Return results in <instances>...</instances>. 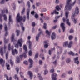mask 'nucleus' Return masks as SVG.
I'll list each match as a JSON object with an SVG mask.
<instances>
[{
	"mask_svg": "<svg viewBox=\"0 0 80 80\" xmlns=\"http://www.w3.org/2000/svg\"><path fill=\"white\" fill-rule=\"evenodd\" d=\"M73 38V36L72 35H70L69 37V39L70 40H72Z\"/></svg>",
	"mask_w": 80,
	"mask_h": 80,
	"instance_id": "obj_57",
	"label": "nucleus"
},
{
	"mask_svg": "<svg viewBox=\"0 0 80 80\" xmlns=\"http://www.w3.org/2000/svg\"><path fill=\"white\" fill-rule=\"evenodd\" d=\"M48 44H45L44 45V48H48Z\"/></svg>",
	"mask_w": 80,
	"mask_h": 80,
	"instance_id": "obj_58",
	"label": "nucleus"
},
{
	"mask_svg": "<svg viewBox=\"0 0 80 80\" xmlns=\"http://www.w3.org/2000/svg\"><path fill=\"white\" fill-rule=\"evenodd\" d=\"M6 67H7V69L8 70H10V65L9 64H8V63H6Z\"/></svg>",
	"mask_w": 80,
	"mask_h": 80,
	"instance_id": "obj_28",
	"label": "nucleus"
},
{
	"mask_svg": "<svg viewBox=\"0 0 80 80\" xmlns=\"http://www.w3.org/2000/svg\"><path fill=\"white\" fill-rule=\"evenodd\" d=\"M25 8L23 7L22 8V10L21 11V15H24L25 14Z\"/></svg>",
	"mask_w": 80,
	"mask_h": 80,
	"instance_id": "obj_24",
	"label": "nucleus"
},
{
	"mask_svg": "<svg viewBox=\"0 0 80 80\" xmlns=\"http://www.w3.org/2000/svg\"><path fill=\"white\" fill-rule=\"evenodd\" d=\"M23 20V22H25V20H26V16H24L23 18H22V16H20V14L18 13L17 15L16 18V20L18 22H20L22 20Z\"/></svg>",
	"mask_w": 80,
	"mask_h": 80,
	"instance_id": "obj_3",
	"label": "nucleus"
},
{
	"mask_svg": "<svg viewBox=\"0 0 80 80\" xmlns=\"http://www.w3.org/2000/svg\"><path fill=\"white\" fill-rule=\"evenodd\" d=\"M74 62L75 63H76L77 65H78L79 63V61H78V57H77L74 58Z\"/></svg>",
	"mask_w": 80,
	"mask_h": 80,
	"instance_id": "obj_18",
	"label": "nucleus"
},
{
	"mask_svg": "<svg viewBox=\"0 0 80 80\" xmlns=\"http://www.w3.org/2000/svg\"><path fill=\"white\" fill-rule=\"evenodd\" d=\"M44 25L43 27V28H44V29H46V28H47V27H46V26L47 25L46 24V23H44Z\"/></svg>",
	"mask_w": 80,
	"mask_h": 80,
	"instance_id": "obj_55",
	"label": "nucleus"
},
{
	"mask_svg": "<svg viewBox=\"0 0 80 80\" xmlns=\"http://www.w3.org/2000/svg\"><path fill=\"white\" fill-rule=\"evenodd\" d=\"M62 50H61L60 52H58V51H57V54L58 55H60V54H61V53H62Z\"/></svg>",
	"mask_w": 80,
	"mask_h": 80,
	"instance_id": "obj_50",
	"label": "nucleus"
},
{
	"mask_svg": "<svg viewBox=\"0 0 80 80\" xmlns=\"http://www.w3.org/2000/svg\"><path fill=\"white\" fill-rule=\"evenodd\" d=\"M13 46H12L11 48H10V44H9L8 45V50H12V53L13 55H15V54H18V51L15 49L14 50H13Z\"/></svg>",
	"mask_w": 80,
	"mask_h": 80,
	"instance_id": "obj_5",
	"label": "nucleus"
},
{
	"mask_svg": "<svg viewBox=\"0 0 80 80\" xmlns=\"http://www.w3.org/2000/svg\"><path fill=\"white\" fill-rule=\"evenodd\" d=\"M0 53H1L2 56H3V48H1L0 49Z\"/></svg>",
	"mask_w": 80,
	"mask_h": 80,
	"instance_id": "obj_31",
	"label": "nucleus"
},
{
	"mask_svg": "<svg viewBox=\"0 0 80 80\" xmlns=\"http://www.w3.org/2000/svg\"><path fill=\"white\" fill-rule=\"evenodd\" d=\"M16 71L17 72V73L18 74V72L19 71V68L18 67H17L15 68Z\"/></svg>",
	"mask_w": 80,
	"mask_h": 80,
	"instance_id": "obj_43",
	"label": "nucleus"
},
{
	"mask_svg": "<svg viewBox=\"0 0 80 80\" xmlns=\"http://www.w3.org/2000/svg\"><path fill=\"white\" fill-rule=\"evenodd\" d=\"M4 30L6 32L5 34V37H6V36H7L8 35V32L7 31L8 30V28H7V24L6 23H4Z\"/></svg>",
	"mask_w": 80,
	"mask_h": 80,
	"instance_id": "obj_8",
	"label": "nucleus"
},
{
	"mask_svg": "<svg viewBox=\"0 0 80 80\" xmlns=\"http://www.w3.org/2000/svg\"><path fill=\"white\" fill-rule=\"evenodd\" d=\"M27 74L28 75H29V77L30 79H32L33 77V74L32 72L30 71H28L27 72Z\"/></svg>",
	"mask_w": 80,
	"mask_h": 80,
	"instance_id": "obj_12",
	"label": "nucleus"
},
{
	"mask_svg": "<svg viewBox=\"0 0 80 80\" xmlns=\"http://www.w3.org/2000/svg\"><path fill=\"white\" fill-rule=\"evenodd\" d=\"M16 63H18L20 62V58L19 57H17L16 58Z\"/></svg>",
	"mask_w": 80,
	"mask_h": 80,
	"instance_id": "obj_33",
	"label": "nucleus"
},
{
	"mask_svg": "<svg viewBox=\"0 0 80 80\" xmlns=\"http://www.w3.org/2000/svg\"><path fill=\"white\" fill-rule=\"evenodd\" d=\"M56 8L58 10V11H59L60 10H61V9L60 8V7H59V6L58 5L56 7Z\"/></svg>",
	"mask_w": 80,
	"mask_h": 80,
	"instance_id": "obj_37",
	"label": "nucleus"
},
{
	"mask_svg": "<svg viewBox=\"0 0 80 80\" xmlns=\"http://www.w3.org/2000/svg\"><path fill=\"white\" fill-rule=\"evenodd\" d=\"M15 47L16 48H18V44H16L15 46Z\"/></svg>",
	"mask_w": 80,
	"mask_h": 80,
	"instance_id": "obj_62",
	"label": "nucleus"
},
{
	"mask_svg": "<svg viewBox=\"0 0 80 80\" xmlns=\"http://www.w3.org/2000/svg\"><path fill=\"white\" fill-rule=\"evenodd\" d=\"M38 52H37L36 53L35 56V58H38Z\"/></svg>",
	"mask_w": 80,
	"mask_h": 80,
	"instance_id": "obj_44",
	"label": "nucleus"
},
{
	"mask_svg": "<svg viewBox=\"0 0 80 80\" xmlns=\"http://www.w3.org/2000/svg\"><path fill=\"white\" fill-rule=\"evenodd\" d=\"M34 17H35V18H36V19H37V20L38 19V14H36L35 15Z\"/></svg>",
	"mask_w": 80,
	"mask_h": 80,
	"instance_id": "obj_45",
	"label": "nucleus"
},
{
	"mask_svg": "<svg viewBox=\"0 0 80 80\" xmlns=\"http://www.w3.org/2000/svg\"><path fill=\"white\" fill-rule=\"evenodd\" d=\"M68 54L69 55H72V56L75 55V54L74 53L71 51L68 52Z\"/></svg>",
	"mask_w": 80,
	"mask_h": 80,
	"instance_id": "obj_32",
	"label": "nucleus"
},
{
	"mask_svg": "<svg viewBox=\"0 0 80 80\" xmlns=\"http://www.w3.org/2000/svg\"><path fill=\"white\" fill-rule=\"evenodd\" d=\"M68 41H66L63 44V46L64 47H66L67 46H68V48H71V47H72V46L73 42H72L70 41L68 44Z\"/></svg>",
	"mask_w": 80,
	"mask_h": 80,
	"instance_id": "obj_6",
	"label": "nucleus"
},
{
	"mask_svg": "<svg viewBox=\"0 0 80 80\" xmlns=\"http://www.w3.org/2000/svg\"><path fill=\"white\" fill-rule=\"evenodd\" d=\"M45 33L47 34L46 36L47 37H48V38H50V32H49L48 30H46L45 31Z\"/></svg>",
	"mask_w": 80,
	"mask_h": 80,
	"instance_id": "obj_16",
	"label": "nucleus"
},
{
	"mask_svg": "<svg viewBox=\"0 0 80 80\" xmlns=\"http://www.w3.org/2000/svg\"><path fill=\"white\" fill-rule=\"evenodd\" d=\"M16 33L17 36H19V35H20V31L17 30L16 31Z\"/></svg>",
	"mask_w": 80,
	"mask_h": 80,
	"instance_id": "obj_35",
	"label": "nucleus"
},
{
	"mask_svg": "<svg viewBox=\"0 0 80 80\" xmlns=\"http://www.w3.org/2000/svg\"><path fill=\"white\" fill-rule=\"evenodd\" d=\"M57 60H56L54 61L53 62V64L55 66L57 64Z\"/></svg>",
	"mask_w": 80,
	"mask_h": 80,
	"instance_id": "obj_46",
	"label": "nucleus"
},
{
	"mask_svg": "<svg viewBox=\"0 0 80 80\" xmlns=\"http://www.w3.org/2000/svg\"><path fill=\"white\" fill-rule=\"evenodd\" d=\"M20 75L22 78H24L23 76L22 75H23V72H20Z\"/></svg>",
	"mask_w": 80,
	"mask_h": 80,
	"instance_id": "obj_52",
	"label": "nucleus"
},
{
	"mask_svg": "<svg viewBox=\"0 0 80 80\" xmlns=\"http://www.w3.org/2000/svg\"><path fill=\"white\" fill-rule=\"evenodd\" d=\"M50 72L51 73H53L54 72V69H52L50 70Z\"/></svg>",
	"mask_w": 80,
	"mask_h": 80,
	"instance_id": "obj_64",
	"label": "nucleus"
},
{
	"mask_svg": "<svg viewBox=\"0 0 80 80\" xmlns=\"http://www.w3.org/2000/svg\"><path fill=\"white\" fill-rule=\"evenodd\" d=\"M61 27L63 30V32H65V23H62L61 24Z\"/></svg>",
	"mask_w": 80,
	"mask_h": 80,
	"instance_id": "obj_15",
	"label": "nucleus"
},
{
	"mask_svg": "<svg viewBox=\"0 0 80 80\" xmlns=\"http://www.w3.org/2000/svg\"><path fill=\"white\" fill-rule=\"evenodd\" d=\"M21 26V28L22 30V31H25V27H23V23L21 22L20 23Z\"/></svg>",
	"mask_w": 80,
	"mask_h": 80,
	"instance_id": "obj_25",
	"label": "nucleus"
},
{
	"mask_svg": "<svg viewBox=\"0 0 80 80\" xmlns=\"http://www.w3.org/2000/svg\"><path fill=\"white\" fill-rule=\"evenodd\" d=\"M8 52H7L6 55V59H8Z\"/></svg>",
	"mask_w": 80,
	"mask_h": 80,
	"instance_id": "obj_59",
	"label": "nucleus"
},
{
	"mask_svg": "<svg viewBox=\"0 0 80 80\" xmlns=\"http://www.w3.org/2000/svg\"><path fill=\"white\" fill-rule=\"evenodd\" d=\"M27 4L28 8H30V2H29V1H28L27 2Z\"/></svg>",
	"mask_w": 80,
	"mask_h": 80,
	"instance_id": "obj_48",
	"label": "nucleus"
},
{
	"mask_svg": "<svg viewBox=\"0 0 80 80\" xmlns=\"http://www.w3.org/2000/svg\"><path fill=\"white\" fill-rule=\"evenodd\" d=\"M3 62H4V63L5 62V61H3V59H0V64H2Z\"/></svg>",
	"mask_w": 80,
	"mask_h": 80,
	"instance_id": "obj_51",
	"label": "nucleus"
},
{
	"mask_svg": "<svg viewBox=\"0 0 80 80\" xmlns=\"http://www.w3.org/2000/svg\"><path fill=\"white\" fill-rule=\"evenodd\" d=\"M27 43H29V49H31V48H32V42L30 41H27Z\"/></svg>",
	"mask_w": 80,
	"mask_h": 80,
	"instance_id": "obj_22",
	"label": "nucleus"
},
{
	"mask_svg": "<svg viewBox=\"0 0 80 80\" xmlns=\"http://www.w3.org/2000/svg\"><path fill=\"white\" fill-rule=\"evenodd\" d=\"M66 62L67 63H69L71 62V59L70 58H68L66 59Z\"/></svg>",
	"mask_w": 80,
	"mask_h": 80,
	"instance_id": "obj_30",
	"label": "nucleus"
},
{
	"mask_svg": "<svg viewBox=\"0 0 80 80\" xmlns=\"http://www.w3.org/2000/svg\"><path fill=\"white\" fill-rule=\"evenodd\" d=\"M61 77H62V78H65L66 77V75H65V73H64L63 74H62L61 76Z\"/></svg>",
	"mask_w": 80,
	"mask_h": 80,
	"instance_id": "obj_38",
	"label": "nucleus"
},
{
	"mask_svg": "<svg viewBox=\"0 0 80 80\" xmlns=\"http://www.w3.org/2000/svg\"><path fill=\"white\" fill-rule=\"evenodd\" d=\"M66 23L69 26H70V23L69 22V19H68L66 20Z\"/></svg>",
	"mask_w": 80,
	"mask_h": 80,
	"instance_id": "obj_34",
	"label": "nucleus"
},
{
	"mask_svg": "<svg viewBox=\"0 0 80 80\" xmlns=\"http://www.w3.org/2000/svg\"><path fill=\"white\" fill-rule=\"evenodd\" d=\"M15 37V34H13L11 37V39L12 42H13L14 44H16L17 43V40H15L14 39V37Z\"/></svg>",
	"mask_w": 80,
	"mask_h": 80,
	"instance_id": "obj_9",
	"label": "nucleus"
},
{
	"mask_svg": "<svg viewBox=\"0 0 80 80\" xmlns=\"http://www.w3.org/2000/svg\"><path fill=\"white\" fill-rule=\"evenodd\" d=\"M23 42V41L22 38L18 40V43L20 47H22V43Z\"/></svg>",
	"mask_w": 80,
	"mask_h": 80,
	"instance_id": "obj_10",
	"label": "nucleus"
},
{
	"mask_svg": "<svg viewBox=\"0 0 80 80\" xmlns=\"http://www.w3.org/2000/svg\"><path fill=\"white\" fill-rule=\"evenodd\" d=\"M57 74L56 73H54L52 74V80H57Z\"/></svg>",
	"mask_w": 80,
	"mask_h": 80,
	"instance_id": "obj_11",
	"label": "nucleus"
},
{
	"mask_svg": "<svg viewBox=\"0 0 80 80\" xmlns=\"http://www.w3.org/2000/svg\"><path fill=\"white\" fill-rule=\"evenodd\" d=\"M4 41L5 43H8V40H6V38H4Z\"/></svg>",
	"mask_w": 80,
	"mask_h": 80,
	"instance_id": "obj_42",
	"label": "nucleus"
},
{
	"mask_svg": "<svg viewBox=\"0 0 80 80\" xmlns=\"http://www.w3.org/2000/svg\"><path fill=\"white\" fill-rule=\"evenodd\" d=\"M76 0H75L74 2L71 4V2H72V0H67V5L65 6V13L66 16V18H68V14H69V12L68 11V10L70 11L72 10V7L75 5V3H76Z\"/></svg>",
	"mask_w": 80,
	"mask_h": 80,
	"instance_id": "obj_1",
	"label": "nucleus"
},
{
	"mask_svg": "<svg viewBox=\"0 0 80 80\" xmlns=\"http://www.w3.org/2000/svg\"><path fill=\"white\" fill-rule=\"evenodd\" d=\"M48 73V71L47 69H46L44 71V75H46V74H47Z\"/></svg>",
	"mask_w": 80,
	"mask_h": 80,
	"instance_id": "obj_39",
	"label": "nucleus"
},
{
	"mask_svg": "<svg viewBox=\"0 0 80 80\" xmlns=\"http://www.w3.org/2000/svg\"><path fill=\"white\" fill-rule=\"evenodd\" d=\"M4 52H5H5L6 51V49H7V45L4 44Z\"/></svg>",
	"mask_w": 80,
	"mask_h": 80,
	"instance_id": "obj_49",
	"label": "nucleus"
},
{
	"mask_svg": "<svg viewBox=\"0 0 80 80\" xmlns=\"http://www.w3.org/2000/svg\"><path fill=\"white\" fill-rule=\"evenodd\" d=\"M23 49L25 50V52L26 53H27V47L26 45H23Z\"/></svg>",
	"mask_w": 80,
	"mask_h": 80,
	"instance_id": "obj_20",
	"label": "nucleus"
},
{
	"mask_svg": "<svg viewBox=\"0 0 80 80\" xmlns=\"http://www.w3.org/2000/svg\"><path fill=\"white\" fill-rule=\"evenodd\" d=\"M28 61L29 63H30L29 67L31 68V67H32L33 66V60H32V59H29Z\"/></svg>",
	"mask_w": 80,
	"mask_h": 80,
	"instance_id": "obj_13",
	"label": "nucleus"
},
{
	"mask_svg": "<svg viewBox=\"0 0 80 80\" xmlns=\"http://www.w3.org/2000/svg\"><path fill=\"white\" fill-rule=\"evenodd\" d=\"M79 13V9L77 7L76 8L74 12L72 13V20L74 23H77V20L75 19V16Z\"/></svg>",
	"mask_w": 80,
	"mask_h": 80,
	"instance_id": "obj_2",
	"label": "nucleus"
},
{
	"mask_svg": "<svg viewBox=\"0 0 80 80\" xmlns=\"http://www.w3.org/2000/svg\"><path fill=\"white\" fill-rule=\"evenodd\" d=\"M62 15H63V14L62 13L61 14V16H56L55 17L56 18H57V19L59 18H60V17H62Z\"/></svg>",
	"mask_w": 80,
	"mask_h": 80,
	"instance_id": "obj_41",
	"label": "nucleus"
},
{
	"mask_svg": "<svg viewBox=\"0 0 80 80\" xmlns=\"http://www.w3.org/2000/svg\"><path fill=\"white\" fill-rule=\"evenodd\" d=\"M5 12L6 13H8V10L7 9H4L2 12V13H4Z\"/></svg>",
	"mask_w": 80,
	"mask_h": 80,
	"instance_id": "obj_26",
	"label": "nucleus"
},
{
	"mask_svg": "<svg viewBox=\"0 0 80 80\" xmlns=\"http://www.w3.org/2000/svg\"><path fill=\"white\" fill-rule=\"evenodd\" d=\"M4 76L5 77H6V80H12V77H10L9 78H8V77L7 76V74H5Z\"/></svg>",
	"mask_w": 80,
	"mask_h": 80,
	"instance_id": "obj_27",
	"label": "nucleus"
},
{
	"mask_svg": "<svg viewBox=\"0 0 80 80\" xmlns=\"http://www.w3.org/2000/svg\"><path fill=\"white\" fill-rule=\"evenodd\" d=\"M29 12H30V9H28L27 10V18L28 20H29Z\"/></svg>",
	"mask_w": 80,
	"mask_h": 80,
	"instance_id": "obj_19",
	"label": "nucleus"
},
{
	"mask_svg": "<svg viewBox=\"0 0 80 80\" xmlns=\"http://www.w3.org/2000/svg\"><path fill=\"white\" fill-rule=\"evenodd\" d=\"M36 4L37 6H40V5H41V3L40 2H38L36 3Z\"/></svg>",
	"mask_w": 80,
	"mask_h": 80,
	"instance_id": "obj_63",
	"label": "nucleus"
},
{
	"mask_svg": "<svg viewBox=\"0 0 80 80\" xmlns=\"http://www.w3.org/2000/svg\"><path fill=\"white\" fill-rule=\"evenodd\" d=\"M5 3V0H1L0 2L1 4H3Z\"/></svg>",
	"mask_w": 80,
	"mask_h": 80,
	"instance_id": "obj_56",
	"label": "nucleus"
},
{
	"mask_svg": "<svg viewBox=\"0 0 80 80\" xmlns=\"http://www.w3.org/2000/svg\"><path fill=\"white\" fill-rule=\"evenodd\" d=\"M47 11V10L45 8H42L41 10V12H45Z\"/></svg>",
	"mask_w": 80,
	"mask_h": 80,
	"instance_id": "obj_36",
	"label": "nucleus"
},
{
	"mask_svg": "<svg viewBox=\"0 0 80 80\" xmlns=\"http://www.w3.org/2000/svg\"><path fill=\"white\" fill-rule=\"evenodd\" d=\"M3 16L4 18V20L5 21H7V15L6 14H3Z\"/></svg>",
	"mask_w": 80,
	"mask_h": 80,
	"instance_id": "obj_29",
	"label": "nucleus"
},
{
	"mask_svg": "<svg viewBox=\"0 0 80 80\" xmlns=\"http://www.w3.org/2000/svg\"><path fill=\"white\" fill-rule=\"evenodd\" d=\"M38 31H39L40 32L37 35L36 37V40L37 42H38L39 39V38L40 37V35L41 34L43 33V31H42V30L41 29H39Z\"/></svg>",
	"mask_w": 80,
	"mask_h": 80,
	"instance_id": "obj_7",
	"label": "nucleus"
},
{
	"mask_svg": "<svg viewBox=\"0 0 80 80\" xmlns=\"http://www.w3.org/2000/svg\"><path fill=\"white\" fill-rule=\"evenodd\" d=\"M39 65H42L43 64V62H42V61L41 60H40L39 62Z\"/></svg>",
	"mask_w": 80,
	"mask_h": 80,
	"instance_id": "obj_53",
	"label": "nucleus"
},
{
	"mask_svg": "<svg viewBox=\"0 0 80 80\" xmlns=\"http://www.w3.org/2000/svg\"><path fill=\"white\" fill-rule=\"evenodd\" d=\"M29 56H31V55H32V51L31 50H30L29 51Z\"/></svg>",
	"mask_w": 80,
	"mask_h": 80,
	"instance_id": "obj_54",
	"label": "nucleus"
},
{
	"mask_svg": "<svg viewBox=\"0 0 80 80\" xmlns=\"http://www.w3.org/2000/svg\"><path fill=\"white\" fill-rule=\"evenodd\" d=\"M73 32H74V31L73 29H71L70 30V33H73Z\"/></svg>",
	"mask_w": 80,
	"mask_h": 80,
	"instance_id": "obj_60",
	"label": "nucleus"
},
{
	"mask_svg": "<svg viewBox=\"0 0 80 80\" xmlns=\"http://www.w3.org/2000/svg\"><path fill=\"white\" fill-rule=\"evenodd\" d=\"M22 56H23L24 58H26L27 57V55L26 53H24L22 55Z\"/></svg>",
	"mask_w": 80,
	"mask_h": 80,
	"instance_id": "obj_61",
	"label": "nucleus"
},
{
	"mask_svg": "<svg viewBox=\"0 0 80 80\" xmlns=\"http://www.w3.org/2000/svg\"><path fill=\"white\" fill-rule=\"evenodd\" d=\"M59 2L60 1H59V0H56L55 1V3H56V4H58Z\"/></svg>",
	"mask_w": 80,
	"mask_h": 80,
	"instance_id": "obj_47",
	"label": "nucleus"
},
{
	"mask_svg": "<svg viewBox=\"0 0 80 80\" xmlns=\"http://www.w3.org/2000/svg\"><path fill=\"white\" fill-rule=\"evenodd\" d=\"M55 38H56V35L55 32H53L51 35V39L52 40H55Z\"/></svg>",
	"mask_w": 80,
	"mask_h": 80,
	"instance_id": "obj_17",
	"label": "nucleus"
},
{
	"mask_svg": "<svg viewBox=\"0 0 80 80\" xmlns=\"http://www.w3.org/2000/svg\"><path fill=\"white\" fill-rule=\"evenodd\" d=\"M68 75H72V71L69 70L68 71Z\"/></svg>",
	"mask_w": 80,
	"mask_h": 80,
	"instance_id": "obj_40",
	"label": "nucleus"
},
{
	"mask_svg": "<svg viewBox=\"0 0 80 80\" xmlns=\"http://www.w3.org/2000/svg\"><path fill=\"white\" fill-rule=\"evenodd\" d=\"M54 13L57 14V15H58L59 13L57 11V10L55 9V10H53L51 12V15H54Z\"/></svg>",
	"mask_w": 80,
	"mask_h": 80,
	"instance_id": "obj_14",
	"label": "nucleus"
},
{
	"mask_svg": "<svg viewBox=\"0 0 80 80\" xmlns=\"http://www.w3.org/2000/svg\"><path fill=\"white\" fill-rule=\"evenodd\" d=\"M38 77L40 80H43V79L42 77L41 74L40 73H38Z\"/></svg>",
	"mask_w": 80,
	"mask_h": 80,
	"instance_id": "obj_21",
	"label": "nucleus"
},
{
	"mask_svg": "<svg viewBox=\"0 0 80 80\" xmlns=\"http://www.w3.org/2000/svg\"><path fill=\"white\" fill-rule=\"evenodd\" d=\"M9 23H8V24H10V22H13V19H12V16L10 15L9 16Z\"/></svg>",
	"mask_w": 80,
	"mask_h": 80,
	"instance_id": "obj_23",
	"label": "nucleus"
},
{
	"mask_svg": "<svg viewBox=\"0 0 80 80\" xmlns=\"http://www.w3.org/2000/svg\"><path fill=\"white\" fill-rule=\"evenodd\" d=\"M23 20V22H25V20H26V16H24L23 18H22V16H20V14L18 13L17 15L16 18V20L18 22H20L22 20Z\"/></svg>",
	"mask_w": 80,
	"mask_h": 80,
	"instance_id": "obj_4",
	"label": "nucleus"
}]
</instances>
